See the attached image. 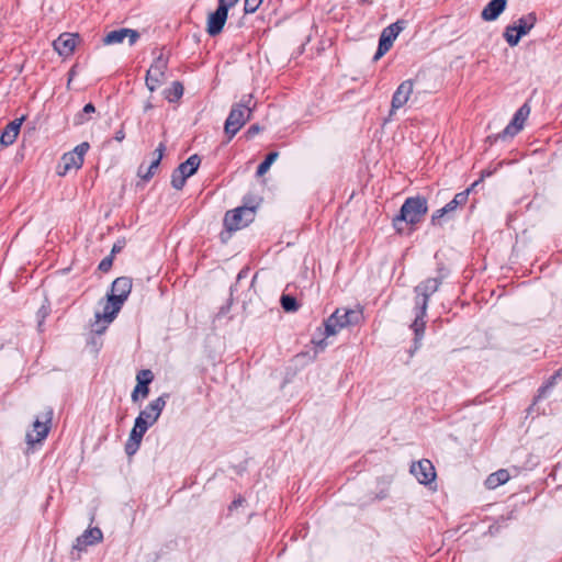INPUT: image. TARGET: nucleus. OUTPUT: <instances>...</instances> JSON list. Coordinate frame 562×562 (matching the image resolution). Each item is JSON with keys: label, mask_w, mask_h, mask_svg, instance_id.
Listing matches in <instances>:
<instances>
[{"label": "nucleus", "mask_w": 562, "mask_h": 562, "mask_svg": "<svg viewBox=\"0 0 562 562\" xmlns=\"http://www.w3.org/2000/svg\"><path fill=\"white\" fill-rule=\"evenodd\" d=\"M441 284V280L439 278H429L418 284L415 288V319L411 325L412 329L415 333V344L416 348H418L417 344L422 340L425 330V321L424 317L428 307L429 297L436 293Z\"/></svg>", "instance_id": "f257e3e1"}, {"label": "nucleus", "mask_w": 562, "mask_h": 562, "mask_svg": "<svg viewBox=\"0 0 562 562\" xmlns=\"http://www.w3.org/2000/svg\"><path fill=\"white\" fill-rule=\"evenodd\" d=\"M362 319L361 310L337 308L324 323L325 336H334L341 329L359 324Z\"/></svg>", "instance_id": "f03ea898"}, {"label": "nucleus", "mask_w": 562, "mask_h": 562, "mask_svg": "<svg viewBox=\"0 0 562 562\" xmlns=\"http://www.w3.org/2000/svg\"><path fill=\"white\" fill-rule=\"evenodd\" d=\"M251 100L252 95L248 94L232 108L224 126L225 133L229 135V138H232L250 119L252 112L250 108Z\"/></svg>", "instance_id": "7ed1b4c3"}, {"label": "nucleus", "mask_w": 562, "mask_h": 562, "mask_svg": "<svg viewBox=\"0 0 562 562\" xmlns=\"http://www.w3.org/2000/svg\"><path fill=\"white\" fill-rule=\"evenodd\" d=\"M427 200L425 198H408L403 203L400 215L394 220V224L396 225L397 221H404L408 224L419 223L423 216L427 213Z\"/></svg>", "instance_id": "20e7f679"}, {"label": "nucleus", "mask_w": 562, "mask_h": 562, "mask_svg": "<svg viewBox=\"0 0 562 562\" xmlns=\"http://www.w3.org/2000/svg\"><path fill=\"white\" fill-rule=\"evenodd\" d=\"M255 209L241 206L228 211L224 217V225L229 231H238L254 221Z\"/></svg>", "instance_id": "39448f33"}, {"label": "nucleus", "mask_w": 562, "mask_h": 562, "mask_svg": "<svg viewBox=\"0 0 562 562\" xmlns=\"http://www.w3.org/2000/svg\"><path fill=\"white\" fill-rule=\"evenodd\" d=\"M89 147V144L83 142L76 146L74 150L64 154L58 166V175L65 176L71 169H79L83 164V157Z\"/></svg>", "instance_id": "423d86ee"}, {"label": "nucleus", "mask_w": 562, "mask_h": 562, "mask_svg": "<svg viewBox=\"0 0 562 562\" xmlns=\"http://www.w3.org/2000/svg\"><path fill=\"white\" fill-rule=\"evenodd\" d=\"M405 21L398 20L382 31L373 60H379L390 50L397 35L405 29Z\"/></svg>", "instance_id": "0eeeda50"}, {"label": "nucleus", "mask_w": 562, "mask_h": 562, "mask_svg": "<svg viewBox=\"0 0 562 562\" xmlns=\"http://www.w3.org/2000/svg\"><path fill=\"white\" fill-rule=\"evenodd\" d=\"M167 64V59L159 55L147 70L145 82L150 92H154L165 82Z\"/></svg>", "instance_id": "6e6552de"}, {"label": "nucleus", "mask_w": 562, "mask_h": 562, "mask_svg": "<svg viewBox=\"0 0 562 562\" xmlns=\"http://www.w3.org/2000/svg\"><path fill=\"white\" fill-rule=\"evenodd\" d=\"M169 397L168 394H162L156 400L151 401L136 417V419H142L143 423L147 428L153 426L161 415V412L164 411L167 398Z\"/></svg>", "instance_id": "1a4fd4ad"}, {"label": "nucleus", "mask_w": 562, "mask_h": 562, "mask_svg": "<svg viewBox=\"0 0 562 562\" xmlns=\"http://www.w3.org/2000/svg\"><path fill=\"white\" fill-rule=\"evenodd\" d=\"M52 416L53 412L48 409L43 416V422L38 418L34 420L32 431L26 434L27 445L33 446L34 443L41 442L47 437Z\"/></svg>", "instance_id": "9d476101"}, {"label": "nucleus", "mask_w": 562, "mask_h": 562, "mask_svg": "<svg viewBox=\"0 0 562 562\" xmlns=\"http://www.w3.org/2000/svg\"><path fill=\"white\" fill-rule=\"evenodd\" d=\"M529 114L530 106L527 103H525L517 110L510 123L498 135V137L502 139H507L508 137L515 136L518 132L522 130L525 121L527 120Z\"/></svg>", "instance_id": "9b49d317"}, {"label": "nucleus", "mask_w": 562, "mask_h": 562, "mask_svg": "<svg viewBox=\"0 0 562 562\" xmlns=\"http://www.w3.org/2000/svg\"><path fill=\"white\" fill-rule=\"evenodd\" d=\"M414 91V81L412 79L404 80L395 90L391 101L390 115L403 108Z\"/></svg>", "instance_id": "f8f14e48"}, {"label": "nucleus", "mask_w": 562, "mask_h": 562, "mask_svg": "<svg viewBox=\"0 0 562 562\" xmlns=\"http://www.w3.org/2000/svg\"><path fill=\"white\" fill-rule=\"evenodd\" d=\"M411 473L417 479L420 484H429L436 479L435 467L428 459H423L414 462L411 465Z\"/></svg>", "instance_id": "ddd939ff"}, {"label": "nucleus", "mask_w": 562, "mask_h": 562, "mask_svg": "<svg viewBox=\"0 0 562 562\" xmlns=\"http://www.w3.org/2000/svg\"><path fill=\"white\" fill-rule=\"evenodd\" d=\"M471 189H467L462 192H459L454 195V198L447 203L443 207L437 210L432 216L431 222L432 224H437V222L443 217L445 215H449L452 212H454L459 206L464 205L469 199Z\"/></svg>", "instance_id": "4468645a"}, {"label": "nucleus", "mask_w": 562, "mask_h": 562, "mask_svg": "<svg viewBox=\"0 0 562 562\" xmlns=\"http://www.w3.org/2000/svg\"><path fill=\"white\" fill-rule=\"evenodd\" d=\"M127 38L130 46H133L137 40L139 38V33L136 30L132 29H119L109 32L103 37L104 45H115L121 44L123 41Z\"/></svg>", "instance_id": "2eb2a0df"}, {"label": "nucleus", "mask_w": 562, "mask_h": 562, "mask_svg": "<svg viewBox=\"0 0 562 562\" xmlns=\"http://www.w3.org/2000/svg\"><path fill=\"white\" fill-rule=\"evenodd\" d=\"M132 290V280L128 277L116 278L111 286L110 300L122 301V304L127 300Z\"/></svg>", "instance_id": "dca6fc26"}, {"label": "nucleus", "mask_w": 562, "mask_h": 562, "mask_svg": "<svg viewBox=\"0 0 562 562\" xmlns=\"http://www.w3.org/2000/svg\"><path fill=\"white\" fill-rule=\"evenodd\" d=\"M228 16V11L224 7H217V9L211 13L207 18L206 32L211 36H215L223 31L225 22Z\"/></svg>", "instance_id": "f3484780"}, {"label": "nucleus", "mask_w": 562, "mask_h": 562, "mask_svg": "<svg viewBox=\"0 0 562 562\" xmlns=\"http://www.w3.org/2000/svg\"><path fill=\"white\" fill-rule=\"evenodd\" d=\"M78 42V35L72 33H64L53 42L54 49L60 56H69L72 54Z\"/></svg>", "instance_id": "a211bd4d"}, {"label": "nucleus", "mask_w": 562, "mask_h": 562, "mask_svg": "<svg viewBox=\"0 0 562 562\" xmlns=\"http://www.w3.org/2000/svg\"><path fill=\"white\" fill-rule=\"evenodd\" d=\"M103 539V533L100 528L93 527L87 529L81 536L76 539V543L74 544V549L78 551H83L88 546H93L95 543L101 542Z\"/></svg>", "instance_id": "6ab92c4d"}, {"label": "nucleus", "mask_w": 562, "mask_h": 562, "mask_svg": "<svg viewBox=\"0 0 562 562\" xmlns=\"http://www.w3.org/2000/svg\"><path fill=\"white\" fill-rule=\"evenodd\" d=\"M24 121V116L20 117V119H15L13 120L12 122H10L4 131L2 132L1 136H0V144H2L3 146H9V145H12L19 133H20V128H21V125Z\"/></svg>", "instance_id": "aec40b11"}, {"label": "nucleus", "mask_w": 562, "mask_h": 562, "mask_svg": "<svg viewBox=\"0 0 562 562\" xmlns=\"http://www.w3.org/2000/svg\"><path fill=\"white\" fill-rule=\"evenodd\" d=\"M166 147L162 143L159 144V146L156 148L154 155H155V158L153 159V161L150 162V165L146 168L145 170V167L142 165L138 169V176L144 179V180H149L154 173H155V170L158 168L160 161H161V158L164 156V151H165Z\"/></svg>", "instance_id": "412c9836"}, {"label": "nucleus", "mask_w": 562, "mask_h": 562, "mask_svg": "<svg viewBox=\"0 0 562 562\" xmlns=\"http://www.w3.org/2000/svg\"><path fill=\"white\" fill-rule=\"evenodd\" d=\"M506 0H491L482 10L481 18L484 21L496 20L506 8Z\"/></svg>", "instance_id": "4be33fe9"}, {"label": "nucleus", "mask_w": 562, "mask_h": 562, "mask_svg": "<svg viewBox=\"0 0 562 562\" xmlns=\"http://www.w3.org/2000/svg\"><path fill=\"white\" fill-rule=\"evenodd\" d=\"M537 15L535 12H530L526 15H522L517 20L515 24H512L514 29H516L517 33L522 37L527 35L536 25Z\"/></svg>", "instance_id": "5701e85b"}, {"label": "nucleus", "mask_w": 562, "mask_h": 562, "mask_svg": "<svg viewBox=\"0 0 562 562\" xmlns=\"http://www.w3.org/2000/svg\"><path fill=\"white\" fill-rule=\"evenodd\" d=\"M122 306V301L110 300V295H108L106 302L103 306V312L101 313V317L105 321V323H112Z\"/></svg>", "instance_id": "b1692460"}, {"label": "nucleus", "mask_w": 562, "mask_h": 562, "mask_svg": "<svg viewBox=\"0 0 562 562\" xmlns=\"http://www.w3.org/2000/svg\"><path fill=\"white\" fill-rule=\"evenodd\" d=\"M510 475L507 470L501 469L487 476L485 480V486L488 490H494L499 485L505 484L509 480Z\"/></svg>", "instance_id": "393cba45"}, {"label": "nucleus", "mask_w": 562, "mask_h": 562, "mask_svg": "<svg viewBox=\"0 0 562 562\" xmlns=\"http://www.w3.org/2000/svg\"><path fill=\"white\" fill-rule=\"evenodd\" d=\"M201 159L198 155L190 156L184 162L180 164L177 169L187 178L194 175L200 166Z\"/></svg>", "instance_id": "a878e982"}, {"label": "nucleus", "mask_w": 562, "mask_h": 562, "mask_svg": "<svg viewBox=\"0 0 562 562\" xmlns=\"http://www.w3.org/2000/svg\"><path fill=\"white\" fill-rule=\"evenodd\" d=\"M95 112V108L92 103H88L83 106V109L78 112L74 117L75 125H82L87 123L90 117L89 115Z\"/></svg>", "instance_id": "bb28decb"}, {"label": "nucleus", "mask_w": 562, "mask_h": 562, "mask_svg": "<svg viewBox=\"0 0 562 562\" xmlns=\"http://www.w3.org/2000/svg\"><path fill=\"white\" fill-rule=\"evenodd\" d=\"M147 429L148 428L145 426L142 419H135L134 427L131 430L128 438L140 443Z\"/></svg>", "instance_id": "cd10ccee"}, {"label": "nucleus", "mask_w": 562, "mask_h": 562, "mask_svg": "<svg viewBox=\"0 0 562 562\" xmlns=\"http://www.w3.org/2000/svg\"><path fill=\"white\" fill-rule=\"evenodd\" d=\"M278 157L279 154L277 151L269 153L266 159L258 166L257 176L262 177L263 175H266Z\"/></svg>", "instance_id": "c85d7f7f"}, {"label": "nucleus", "mask_w": 562, "mask_h": 562, "mask_svg": "<svg viewBox=\"0 0 562 562\" xmlns=\"http://www.w3.org/2000/svg\"><path fill=\"white\" fill-rule=\"evenodd\" d=\"M504 38L508 43L509 46H517L521 36L517 33L516 29L513 25H507L504 31Z\"/></svg>", "instance_id": "c756f323"}, {"label": "nucleus", "mask_w": 562, "mask_h": 562, "mask_svg": "<svg viewBox=\"0 0 562 562\" xmlns=\"http://www.w3.org/2000/svg\"><path fill=\"white\" fill-rule=\"evenodd\" d=\"M183 94V86L179 81L172 82L171 88L168 90L166 98L170 102L179 100Z\"/></svg>", "instance_id": "7c9ffc66"}, {"label": "nucleus", "mask_w": 562, "mask_h": 562, "mask_svg": "<svg viewBox=\"0 0 562 562\" xmlns=\"http://www.w3.org/2000/svg\"><path fill=\"white\" fill-rule=\"evenodd\" d=\"M94 317L95 319L91 324V330L98 335H101L105 331L111 323H105V321L101 317V313L99 312L95 313Z\"/></svg>", "instance_id": "2f4dec72"}, {"label": "nucleus", "mask_w": 562, "mask_h": 562, "mask_svg": "<svg viewBox=\"0 0 562 562\" xmlns=\"http://www.w3.org/2000/svg\"><path fill=\"white\" fill-rule=\"evenodd\" d=\"M280 302L285 312H295L299 308L297 302L293 296L282 295Z\"/></svg>", "instance_id": "473e14b6"}, {"label": "nucleus", "mask_w": 562, "mask_h": 562, "mask_svg": "<svg viewBox=\"0 0 562 562\" xmlns=\"http://www.w3.org/2000/svg\"><path fill=\"white\" fill-rule=\"evenodd\" d=\"M187 179L188 178L184 175H182V172H180L178 169H175L171 176V186L176 190H180L183 188Z\"/></svg>", "instance_id": "72a5a7b5"}, {"label": "nucleus", "mask_w": 562, "mask_h": 562, "mask_svg": "<svg viewBox=\"0 0 562 562\" xmlns=\"http://www.w3.org/2000/svg\"><path fill=\"white\" fill-rule=\"evenodd\" d=\"M262 0H245L244 10L245 13H255L259 5L261 4Z\"/></svg>", "instance_id": "f704fd0d"}, {"label": "nucleus", "mask_w": 562, "mask_h": 562, "mask_svg": "<svg viewBox=\"0 0 562 562\" xmlns=\"http://www.w3.org/2000/svg\"><path fill=\"white\" fill-rule=\"evenodd\" d=\"M139 446L140 443H138L137 441L135 440H132V439H127L126 443H125V452L127 456H133L137 452V450L139 449Z\"/></svg>", "instance_id": "c9c22d12"}, {"label": "nucleus", "mask_w": 562, "mask_h": 562, "mask_svg": "<svg viewBox=\"0 0 562 562\" xmlns=\"http://www.w3.org/2000/svg\"><path fill=\"white\" fill-rule=\"evenodd\" d=\"M153 373L150 370H142L137 373V382L142 381L144 384H149L153 381Z\"/></svg>", "instance_id": "e433bc0d"}, {"label": "nucleus", "mask_w": 562, "mask_h": 562, "mask_svg": "<svg viewBox=\"0 0 562 562\" xmlns=\"http://www.w3.org/2000/svg\"><path fill=\"white\" fill-rule=\"evenodd\" d=\"M112 263H113L112 256H108V257H105L104 259L101 260V262L99 265V270H101L103 272H106L112 267Z\"/></svg>", "instance_id": "4c0bfd02"}, {"label": "nucleus", "mask_w": 562, "mask_h": 562, "mask_svg": "<svg viewBox=\"0 0 562 562\" xmlns=\"http://www.w3.org/2000/svg\"><path fill=\"white\" fill-rule=\"evenodd\" d=\"M135 390H136V392H139V393H140V397H142V398L147 397V395H148V393H149L148 385H147V384H144V382H142V381L137 382V384H136V386H135Z\"/></svg>", "instance_id": "58836bf2"}, {"label": "nucleus", "mask_w": 562, "mask_h": 562, "mask_svg": "<svg viewBox=\"0 0 562 562\" xmlns=\"http://www.w3.org/2000/svg\"><path fill=\"white\" fill-rule=\"evenodd\" d=\"M555 378V375L552 376L551 380L539 390L538 398L546 396L547 392L553 386Z\"/></svg>", "instance_id": "ea45409f"}, {"label": "nucleus", "mask_w": 562, "mask_h": 562, "mask_svg": "<svg viewBox=\"0 0 562 562\" xmlns=\"http://www.w3.org/2000/svg\"><path fill=\"white\" fill-rule=\"evenodd\" d=\"M312 342L315 345L316 352L323 351L326 348V346H327V342L325 341V338H322V339L314 338L312 340Z\"/></svg>", "instance_id": "a19ab883"}, {"label": "nucleus", "mask_w": 562, "mask_h": 562, "mask_svg": "<svg viewBox=\"0 0 562 562\" xmlns=\"http://www.w3.org/2000/svg\"><path fill=\"white\" fill-rule=\"evenodd\" d=\"M237 2H238V0H218V7H224V9H226V11H228Z\"/></svg>", "instance_id": "79ce46f5"}, {"label": "nucleus", "mask_w": 562, "mask_h": 562, "mask_svg": "<svg viewBox=\"0 0 562 562\" xmlns=\"http://www.w3.org/2000/svg\"><path fill=\"white\" fill-rule=\"evenodd\" d=\"M48 314V308L46 306H42L41 310L38 311L37 315L40 317V321H38V326L42 325V322L44 321V318L46 317V315Z\"/></svg>", "instance_id": "37998d69"}, {"label": "nucleus", "mask_w": 562, "mask_h": 562, "mask_svg": "<svg viewBox=\"0 0 562 562\" xmlns=\"http://www.w3.org/2000/svg\"><path fill=\"white\" fill-rule=\"evenodd\" d=\"M261 131V127L257 124L255 125H251L248 131H247V135L249 137H252L254 135L258 134L259 132Z\"/></svg>", "instance_id": "c03bdc74"}, {"label": "nucleus", "mask_w": 562, "mask_h": 562, "mask_svg": "<svg viewBox=\"0 0 562 562\" xmlns=\"http://www.w3.org/2000/svg\"><path fill=\"white\" fill-rule=\"evenodd\" d=\"M114 138H115V140H117V142H122V140L125 138V133H124L123 128L119 130V131L115 133Z\"/></svg>", "instance_id": "a18cd8bd"}, {"label": "nucleus", "mask_w": 562, "mask_h": 562, "mask_svg": "<svg viewBox=\"0 0 562 562\" xmlns=\"http://www.w3.org/2000/svg\"><path fill=\"white\" fill-rule=\"evenodd\" d=\"M139 396H140V393H139V392H136V390L134 389V390H133V392H132V395H131L132 401H133V402H137V401H138V398H139Z\"/></svg>", "instance_id": "49530a36"}, {"label": "nucleus", "mask_w": 562, "mask_h": 562, "mask_svg": "<svg viewBox=\"0 0 562 562\" xmlns=\"http://www.w3.org/2000/svg\"><path fill=\"white\" fill-rule=\"evenodd\" d=\"M492 175V171H488V170H483L482 171V176H481V180L485 177H490Z\"/></svg>", "instance_id": "de8ad7c7"}, {"label": "nucleus", "mask_w": 562, "mask_h": 562, "mask_svg": "<svg viewBox=\"0 0 562 562\" xmlns=\"http://www.w3.org/2000/svg\"><path fill=\"white\" fill-rule=\"evenodd\" d=\"M240 504H241V499H238V501H234L232 505L233 506H237V505H240Z\"/></svg>", "instance_id": "09e8293b"}, {"label": "nucleus", "mask_w": 562, "mask_h": 562, "mask_svg": "<svg viewBox=\"0 0 562 562\" xmlns=\"http://www.w3.org/2000/svg\"><path fill=\"white\" fill-rule=\"evenodd\" d=\"M119 250H120V248H119V247H116V246H114V247L112 248V254H114L115 251H119Z\"/></svg>", "instance_id": "8fccbe9b"}, {"label": "nucleus", "mask_w": 562, "mask_h": 562, "mask_svg": "<svg viewBox=\"0 0 562 562\" xmlns=\"http://www.w3.org/2000/svg\"><path fill=\"white\" fill-rule=\"evenodd\" d=\"M150 108H151V104H150V103H148V104H146L145 110H148V109H150Z\"/></svg>", "instance_id": "3c124183"}]
</instances>
